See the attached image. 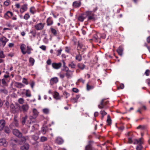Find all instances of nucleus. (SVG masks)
<instances>
[{
	"instance_id": "nucleus-1",
	"label": "nucleus",
	"mask_w": 150,
	"mask_h": 150,
	"mask_svg": "<svg viewBox=\"0 0 150 150\" xmlns=\"http://www.w3.org/2000/svg\"><path fill=\"white\" fill-rule=\"evenodd\" d=\"M20 49L22 54H25L26 53L30 54L31 53V51L33 50L30 46H26L25 44H22L20 46Z\"/></svg>"
},
{
	"instance_id": "nucleus-2",
	"label": "nucleus",
	"mask_w": 150,
	"mask_h": 150,
	"mask_svg": "<svg viewBox=\"0 0 150 150\" xmlns=\"http://www.w3.org/2000/svg\"><path fill=\"white\" fill-rule=\"evenodd\" d=\"M134 144H137L136 147V150H142L143 146L142 145L144 143V140L142 137H141L139 139H134L133 140Z\"/></svg>"
},
{
	"instance_id": "nucleus-3",
	"label": "nucleus",
	"mask_w": 150,
	"mask_h": 150,
	"mask_svg": "<svg viewBox=\"0 0 150 150\" xmlns=\"http://www.w3.org/2000/svg\"><path fill=\"white\" fill-rule=\"evenodd\" d=\"M8 39L6 37L3 36L0 38V46L4 47Z\"/></svg>"
},
{
	"instance_id": "nucleus-4",
	"label": "nucleus",
	"mask_w": 150,
	"mask_h": 150,
	"mask_svg": "<svg viewBox=\"0 0 150 150\" xmlns=\"http://www.w3.org/2000/svg\"><path fill=\"white\" fill-rule=\"evenodd\" d=\"M45 25V23H40L35 25L34 27L37 30H41L43 29Z\"/></svg>"
},
{
	"instance_id": "nucleus-5",
	"label": "nucleus",
	"mask_w": 150,
	"mask_h": 150,
	"mask_svg": "<svg viewBox=\"0 0 150 150\" xmlns=\"http://www.w3.org/2000/svg\"><path fill=\"white\" fill-rule=\"evenodd\" d=\"M28 4H27L22 5L20 9V12L22 13L26 11L28 9Z\"/></svg>"
},
{
	"instance_id": "nucleus-6",
	"label": "nucleus",
	"mask_w": 150,
	"mask_h": 150,
	"mask_svg": "<svg viewBox=\"0 0 150 150\" xmlns=\"http://www.w3.org/2000/svg\"><path fill=\"white\" fill-rule=\"evenodd\" d=\"M29 137L28 136L25 137H22L21 138V140L19 142V144L21 145L24 143L26 141L29 140Z\"/></svg>"
},
{
	"instance_id": "nucleus-7",
	"label": "nucleus",
	"mask_w": 150,
	"mask_h": 150,
	"mask_svg": "<svg viewBox=\"0 0 150 150\" xmlns=\"http://www.w3.org/2000/svg\"><path fill=\"white\" fill-rule=\"evenodd\" d=\"M86 49V47L81 43L78 42L77 47V49L78 50H81L83 51Z\"/></svg>"
},
{
	"instance_id": "nucleus-8",
	"label": "nucleus",
	"mask_w": 150,
	"mask_h": 150,
	"mask_svg": "<svg viewBox=\"0 0 150 150\" xmlns=\"http://www.w3.org/2000/svg\"><path fill=\"white\" fill-rule=\"evenodd\" d=\"M13 134L17 137H21L22 136V134L17 129H14L13 131Z\"/></svg>"
},
{
	"instance_id": "nucleus-9",
	"label": "nucleus",
	"mask_w": 150,
	"mask_h": 150,
	"mask_svg": "<svg viewBox=\"0 0 150 150\" xmlns=\"http://www.w3.org/2000/svg\"><path fill=\"white\" fill-rule=\"evenodd\" d=\"M62 65V64L61 62L57 63H53L52 64V66L53 68L55 69H59Z\"/></svg>"
},
{
	"instance_id": "nucleus-10",
	"label": "nucleus",
	"mask_w": 150,
	"mask_h": 150,
	"mask_svg": "<svg viewBox=\"0 0 150 150\" xmlns=\"http://www.w3.org/2000/svg\"><path fill=\"white\" fill-rule=\"evenodd\" d=\"M28 105L26 104L23 105L20 108V110L22 109L21 110H22L23 112H25L28 111Z\"/></svg>"
},
{
	"instance_id": "nucleus-11",
	"label": "nucleus",
	"mask_w": 150,
	"mask_h": 150,
	"mask_svg": "<svg viewBox=\"0 0 150 150\" xmlns=\"http://www.w3.org/2000/svg\"><path fill=\"white\" fill-rule=\"evenodd\" d=\"M18 121L14 117V121L10 125V126L11 128L13 127H18Z\"/></svg>"
},
{
	"instance_id": "nucleus-12",
	"label": "nucleus",
	"mask_w": 150,
	"mask_h": 150,
	"mask_svg": "<svg viewBox=\"0 0 150 150\" xmlns=\"http://www.w3.org/2000/svg\"><path fill=\"white\" fill-rule=\"evenodd\" d=\"M58 81V78L54 77L51 78L50 80V84L52 85L54 84L57 83Z\"/></svg>"
},
{
	"instance_id": "nucleus-13",
	"label": "nucleus",
	"mask_w": 150,
	"mask_h": 150,
	"mask_svg": "<svg viewBox=\"0 0 150 150\" xmlns=\"http://www.w3.org/2000/svg\"><path fill=\"white\" fill-rule=\"evenodd\" d=\"M7 145V143L6 139H0V145L6 146Z\"/></svg>"
},
{
	"instance_id": "nucleus-14",
	"label": "nucleus",
	"mask_w": 150,
	"mask_h": 150,
	"mask_svg": "<svg viewBox=\"0 0 150 150\" xmlns=\"http://www.w3.org/2000/svg\"><path fill=\"white\" fill-rule=\"evenodd\" d=\"M81 4V2L80 1H76L74 2L73 3V6L75 8L79 7L80 6Z\"/></svg>"
},
{
	"instance_id": "nucleus-15",
	"label": "nucleus",
	"mask_w": 150,
	"mask_h": 150,
	"mask_svg": "<svg viewBox=\"0 0 150 150\" xmlns=\"http://www.w3.org/2000/svg\"><path fill=\"white\" fill-rule=\"evenodd\" d=\"M5 125V122L4 120H0V130H2L4 127Z\"/></svg>"
},
{
	"instance_id": "nucleus-16",
	"label": "nucleus",
	"mask_w": 150,
	"mask_h": 150,
	"mask_svg": "<svg viewBox=\"0 0 150 150\" xmlns=\"http://www.w3.org/2000/svg\"><path fill=\"white\" fill-rule=\"evenodd\" d=\"M13 16V13H12L9 11H7L4 15L5 17L6 18L12 16Z\"/></svg>"
},
{
	"instance_id": "nucleus-17",
	"label": "nucleus",
	"mask_w": 150,
	"mask_h": 150,
	"mask_svg": "<svg viewBox=\"0 0 150 150\" xmlns=\"http://www.w3.org/2000/svg\"><path fill=\"white\" fill-rule=\"evenodd\" d=\"M111 25L110 24H109L108 25H104L103 30H104L107 31L111 30Z\"/></svg>"
},
{
	"instance_id": "nucleus-18",
	"label": "nucleus",
	"mask_w": 150,
	"mask_h": 150,
	"mask_svg": "<svg viewBox=\"0 0 150 150\" xmlns=\"http://www.w3.org/2000/svg\"><path fill=\"white\" fill-rule=\"evenodd\" d=\"M29 148V145L27 143H25L23 145L21 146L20 149L21 150H28Z\"/></svg>"
},
{
	"instance_id": "nucleus-19",
	"label": "nucleus",
	"mask_w": 150,
	"mask_h": 150,
	"mask_svg": "<svg viewBox=\"0 0 150 150\" xmlns=\"http://www.w3.org/2000/svg\"><path fill=\"white\" fill-rule=\"evenodd\" d=\"M73 71H68L66 72L65 75L68 79L71 78L73 75Z\"/></svg>"
},
{
	"instance_id": "nucleus-20",
	"label": "nucleus",
	"mask_w": 150,
	"mask_h": 150,
	"mask_svg": "<svg viewBox=\"0 0 150 150\" xmlns=\"http://www.w3.org/2000/svg\"><path fill=\"white\" fill-rule=\"evenodd\" d=\"M104 101V99H103L102 100L100 104L98 105V107L100 109H102L104 107V106L106 104V103L107 102H105V104Z\"/></svg>"
},
{
	"instance_id": "nucleus-21",
	"label": "nucleus",
	"mask_w": 150,
	"mask_h": 150,
	"mask_svg": "<svg viewBox=\"0 0 150 150\" xmlns=\"http://www.w3.org/2000/svg\"><path fill=\"white\" fill-rule=\"evenodd\" d=\"M33 115L34 117H36L38 115L39 112L35 108L33 109Z\"/></svg>"
},
{
	"instance_id": "nucleus-22",
	"label": "nucleus",
	"mask_w": 150,
	"mask_h": 150,
	"mask_svg": "<svg viewBox=\"0 0 150 150\" xmlns=\"http://www.w3.org/2000/svg\"><path fill=\"white\" fill-rule=\"evenodd\" d=\"M47 25L48 26L52 25L53 23V21L51 18L49 17L48 18L47 20Z\"/></svg>"
},
{
	"instance_id": "nucleus-23",
	"label": "nucleus",
	"mask_w": 150,
	"mask_h": 150,
	"mask_svg": "<svg viewBox=\"0 0 150 150\" xmlns=\"http://www.w3.org/2000/svg\"><path fill=\"white\" fill-rule=\"evenodd\" d=\"M123 51V49L122 47H119V48L117 50V52L118 54L122 56V52Z\"/></svg>"
},
{
	"instance_id": "nucleus-24",
	"label": "nucleus",
	"mask_w": 150,
	"mask_h": 150,
	"mask_svg": "<svg viewBox=\"0 0 150 150\" xmlns=\"http://www.w3.org/2000/svg\"><path fill=\"white\" fill-rule=\"evenodd\" d=\"M15 85L16 87L21 88L24 86L21 83L18 82H16L15 83Z\"/></svg>"
},
{
	"instance_id": "nucleus-25",
	"label": "nucleus",
	"mask_w": 150,
	"mask_h": 150,
	"mask_svg": "<svg viewBox=\"0 0 150 150\" xmlns=\"http://www.w3.org/2000/svg\"><path fill=\"white\" fill-rule=\"evenodd\" d=\"M56 142L59 144H61L63 142V140L61 138L58 137L56 139Z\"/></svg>"
},
{
	"instance_id": "nucleus-26",
	"label": "nucleus",
	"mask_w": 150,
	"mask_h": 150,
	"mask_svg": "<svg viewBox=\"0 0 150 150\" xmlns=\"http://www.w3.org/2000/svg\"><path fill=\"white\" fill-rule=\"evenodd\" d=\"M68 66L71 68L74 69L75 68L76 65L73 62H72L69 63Z\"/></svg>"
},
{
	"instance_id": "nucleus-27",
	"label": "nucleus",
	"mask_w": 150,
	"mask_h": 150,
	"mask_svg": "<svg viewBox=\"0 0 150 150\" xmlns=\"http://www.w3.org/2000/svg\"><path fill=\"white\" fill-rule=\"evenodd\" d=\"M10 110L13 113H15L16 111L14 110L15 109V106L13 104L11 103L10 105Z\"/></svg>"
},
{
	"instance_id": "nucleus-28",
	"label": "nucleus",
	"mask_w": 150,
	"mask_h": 150,
	"mask_svg": "<svg viewBox=\"0 0 150 150\" xmlns=\"http://www.w3.org/2000/svg\"><path fill=\"white\" fill-rule=\"evenodd\" d=\"M44 150H52L51 148L47 144H45L44 145Z\"/></svg>"
},
{
	"instance_id": "nucleus-29",
	"label": "nucleus",
	"mask_w": 150,
	"mask_h": 150,
	"mask_svg": "<svg viewBox=\"0 0 150 150\" xmlns=\"http://www.w3.org/2000/svg\"><path fill=\"white\" fill-rule=\"evenodd\" d=\"M107 122L108 125H110L111 124V120L110 118V117L109 115L107 116Z\"/></svg>"
},
{
	"instance_id": "nucleus-30",
	"label": "nucleus",
	"mask_w": 150,
	"mask_h": 150,
	"mask_svg": "<svg viewBox=\"0 0 150 150\" xmlns=\"http://www.w3.org/2000/svg\"><path fill=\"white\" fill-rule=\"evenodd\" d=\"M54 98L57 100L60 99V97L59 95V94L57 92H55L54 95Z\"/></svg>"
},
{
	"instance_id": "nucleus-31",
	"label": "nucleus",
	"mask_w": 150,
	"mask_h": 150,
	"mask_svg": "<svg viewBox=\"0 0 150 150\" xmlns=\"http://www.w3.org/2000/svg\"><path fill=\"white\" fill-rule=\"evenodd\" d=\"M85 18V17L83 15H82L79 17L78 19L79 21L83 22Z\"/></svg>"
},
{
	"instance_id": "nucleus-32",
	"label": "nucleus",
	"mask_w": 150,
	"mask_h": 150,
	"mask_svg": "<svg viewBox=\"0 0 150 150\" xmlns=\"http://www.w3.org/2000/svg\"><path fill=\"white\" fill-rule=\"evenodd\" d=\"M30 18V16L28 13H26L23 16V18L25 20H28Z\"/></svg>"
},
{
	"instance_id": "nucleus-33",
	"label": "nucleus",
	"mask_w": 150,
	"mask_h": 150,
	"mask_svg": "<svg viewBox=\"0 0 150 150\" xmlns=\"http://www.w3.org/2000/svg\"><path fill=\"white\" fill-rule=\"evenodd\" d=\"M137 129H139L141 130H143L146 129V127L143 125H139L137 128Z\"/></svg>"
},
{
	"instance_id": "nucleus-34",
	"label": "nucleus",
	"mask_w": 150,
	"mask_h": 150,
	"mask_svg": "<svg viewBox=\"0 0 150 150\" xmlns=\"http://www.w3.org/2000/svg\"><path fill=\"white\" fill-rule=\"evenodd\" d=\"M100 114L102 115L101 117V119H103V118L104 116L106 115L107 113L104 110H101L100 112Z\"/></svg>"
},
{
	"instance_id": "nucleus-35",
	"label": "nucleus",
	"mask_w": 150,
	"mask_h": 150,
	"mask_svg": "<svg viewBox=\"0 0 150 150\" xmlns=\"http://www.w3.org/2000/svg\"><path fill=\"white\" fill-rule=\"evenodd\" d=\"M29 62L31 66H33L35 60L33 58L30 57L29 59Z\"/></svg>"
},
{
	"instance_id": "nucleus-36",
	"label": "nucleus",
	"mask_w": 150,
	"mask_h": 150,
	"mask_svg": "<svg viewBox=\"0 0 150 150\" xmlns=\"http://www.w3.org/2000/svg\"><path fill=\"white\" fill-rule=\"evenodd\" d=\"M11 4V1L10 0H6L4 2V4L6 6H8Z\"/></svg>"
},
{
	"instance_id": "nucleus-37",
	"label": "nucleus",
	"mask_w": 150,
	"mask_h": 150,
	"mask_svg": "<svg viewBox=\"0 0 150 150\" xmlns=\"http://www.w3.org/2000/svg\"><path fill=\"white\" fill-rule=\"evenodd\" d=\"M78 66L79 68L81 69H83L85 67V65L82 63L79 64L78 65Z\"/></svg>"
},
{
	"instance_id": "nucleus-38",
	"label": "nucleus",
	"mask_w": 150,
	"mask_h": 150,
	"mask_svg": "<svg viewBox=\"0 0 150 150\" xmlns=\"http://www.w3.org/2000/svg\"><path fill=\"white\" fill-rule=\"evenodd\" d=\"M42 111L44 113L47 114L49 113V110L47 108H44L42 110Z\"/></svg>"
},
{
	"instance_id": "nucleus-39",
	"label": "nucleus",
	"mask_w": 150,
	"mask_h": 150,
	"mask_svg": "<svg viewBox=\"0 0 150 150\" xmlns=\"http://www.w3.org/2000/svg\"><path fill=\"white\" fill-rule=\"evenodd\" d=\"M47 140V138L44 136L41 137L40 139V141L42 142H45Z\"/></svg>"
},
{
	"instance_id": "nucleus-40",
	"label": "nucleus",
	"mask_w": 150,
	"mask_h": 150,
	"mask_svg": "<svg viewBox=\"0 0 150 150\" xmlns=\"http://www.w3.org/2000/svg\"><path fill=\"white\" fill-rule=\"evenodd\" d=\"M32 138L34 141L37 140L39 138V136L38 134L34 135L32 136Z\"/></svg>"
},
{
	"instance_id": "nucleus-41",
	"label": "nucleus",
	"mask_w": 150,
	"mask_h": 150,
	"mask_svg": "<svg viewBox=\"0 0 150 150\" xmlns=\"http://www.w3.org/2000/svg\"><path fill=\"white\" fill-rule=\"evenodd\" d=\"M47 127H42V130L43 134H45L47 131Z\"/></svg>"
},
{
	"instance_id": "nucleus-42",
	"label": "nucleus",
	"mask_w": 150,
	"mask_h": 150,
	"mask_svg": "<svg viewBox=\"0 0 150 150\" xmlns=\"http://www.w3.org/2000/svg\"><path fill=\"white\" fill-rule=\"evenodd\" d=\"M86 88L87 90L89 91L92 89L94 88V86H93L89 85L88 84H87L86 85Z\"/></svg>"
},
{
	"instance_id": "nucleus-43",
	"label": "nucleus",
	"mask_w": 150,
	"mask_h": 150,
	"mask_svg": "<svg viewBox=\"0 0 150 150\" xmlns=\"http://www.w3.org/2000/svg\"><path fill=\"white\" fill-rule=\"evenodd\" d=\"M86 15V16H88L91 15H93V13L92 11H88L85 12Z\"/></svg>"
},
{
	"instance_id": "nucleus-44",
	"label": "nucleus",
	"mask_w": 150,
	"mask_h": 150,
	"mask_svg": "<svg viewBox=\"0 0 150 150\" xmlns=\"http://www.w3.org/2000/svg\"><path fill=\"white\" fill-rule=\"evenodd\" d=\"M25 95L27 97H30L31 96L30 92L29 90H26V92L25 93Z\"/></svg>"
},
{
	"instance_id": "nucleus-45",
	"label": "nucleus",
	"mask_w": 150,
	"mask_h": 150,
	"mask_svg": "<svg viewBox=\"0 0 150 150\" xmlns=\"http://www.w3.org/2000/svg\"><path fill=\"white\" fill-rule=\"evenodd\" d=\"M76 59L79 61H81L82 59L81 56V55L78 54L76 56Z\"/></svg>"
},
{
	"instance_id": "nucleus-46",
	"label": "nucleus",
	"mask_w": 150,
	"mask_h": 150,
	"mask_svg": "<svg viewBox=\"0 0 150 150\" xmlns=\"http://www.w3.org/2000/svg\"><path fill=\"white\" fill-rule=\"evenodd\" d=\"M50 30L52 33L54 35H56L57 34V32L56 30L52 28H50Z\"/></svg>"
},
{
	"instance_id": "nucleus-47",
	"label": "nucleus",
	"mask_w": 150,
	"mask_h": 150,
	"mask_svg": "<svg viewBox=\"0 0 150 150\" xmlns=\"http://www.w3.org/2000/svg\"><path fill=\"white\" fill-rule=\"evenodd\" d=\"M30 11L32 14H34L35 12V8L33 7H31L30 9Z\"/></svg>"
},
{
	"instance_id": "nucleus-48",
	"label": "nucleus",
	"mask_w": 150,
	"mask_h": 150,
	"mask_svg": "<svg viewBox=\"0 0 150 150\" xmlns=\"http://www.w3.org/2000/svg\"><path fill=\"white\" fill-rule=\"evenodd\" d=\"M38 125H35L32 126V129L31 130V132H34L37 128Z\"/></svg>"
},
{
	"instance_id": "nucleus-49",
	"label": "nucleus",
	"mask_w": 150,
	"mask_h": 150,
	"mask_svg": "<svg viewBox=\"0 0 150 150\" xmlns=\"http://www.w3.org/2000/svg\"><path fill=\"white\" fill-rule=\"evenodd\" d=\"M92 148L91 145L89 144L85 147V150H92Z\"/></svg>"
},
{
	"instance_id": "nucleus-50",
	"label": "nucleus",
	"mask_w": 150,
	"mask_h": 150,
	"mask_svg": "<svg viewBox=\"0 0 150 150\" xmlns=\"http://www.w3.org/2000/svg\"><path fill=\"white\" fill-rule=\"evenodd\" d=\"M5 57V55L4 54V52L2 51H0V58H4Z\"/></svg>"
},
{
	"instance_id": "nucleus-51",
	"label": "nucleus",
	"mask_w": 150,
	"mask_h": 150,
	"mask_svg": "<svg viewBox=\"0 0 150 150\" xmlns=\"http://www.w3.org/2000/svg\"><path fill=\"white\" fill-rule=\"evenodd\" d=\"M18 102L21 104H23L24 103V100L23 98H21L18 100Z\"/></svg>"
},
{
	"instance_id": "nucleus-52",
	"label": "nucleus",
	"mask_w": 150,
	"mask_h": 150,
	"mask_svg": "<svg viewBox=\"0 0 150 150\" xmlns=\"http://www.w3.org/2000/svg\"><path fill=\"white\" fill-rule=\"evenodd\" d=\"M62 51V50L61 48H60L59 49L57 50V56H59L61 54Z\"/></svg>"
},
{
	"instance_id": "nucleus-53",
	"label": "nucleus",
	"mask_w": 150,
	"mask_h": 150,
	"mask_svg": "<svg viewBox=\"0 0 150 150\" xmlns=\"http://www.w3.org/2000/svg\"><path fill=\"white\" fill-rule=\"evenodd\" d=\"M59 75L60 78L61 79L64 78L65 76V74H64L62 73L61 72L59 74Z\"/></svg>"
},
{
	"instance_id": "nucleus-54",
	"label": "nucleus",
	"mask_w": 150,
	"mask_h": 150,
	"mask_svg": "<svg viewBox=\"0 0 150 150\" xmlns=\"http://www.w3.org/2000/svg\"><path fill=\"white\" fill-rule=\"evenodd\" d=\"M27 117H23L22 119V123L23 125H24L25 124V122L26 119Z\"/></svg>"
},
{
	"instance_id": "nucleus-55",
	"label": "nucleus",
	"mask_w": 150,
	"mask_h": 150,
	"mask_svg": "<svg viewBox=\"0 0 150 150\" xmlns=\"http://www.w3.org/2000/svg\"><path fill=\"white\" fill-rule=\"evenodd\" d=\"M17 142V141L15 139H14L13 140H11V144L13 146H14V145H16V144H15V143H16Z\"/></svg>"
},
{
	"instance_id": "nucleus-56",
	"label": "nucleus",
	"mask_w": 150,
	"mask_h": 150,
	"mask_svg": "<svg viewBox=\"0 0 150 150\" xmlns=\"http://www.w3.org/2000/svg\"><path fill=\"white\" fill-rule=\"evenodd\" d=\"M22 82L23 83L25 84L26 85H27L28 84V82L27 81V80L25 79V78H24L23 79V80H22Z\"/></svg>"
},
{
	"instance_id": "nucleus-57",
	"label": "nucleus",
	"mask_w": 150,
	"mask_h": 150,
	"mask_svg": "<svg viewBox=\"0 0 150 150\" xmlns=\"http://www.w3.org/2000/svg\"><path fill=\"white\" fill-rule=\"evenodd\" d=\"M5 132L7 133H9L11 131L8 127H6L5 130Z\"/></svg>"
},
{
	"instance_id": "nucleus-58",
	"label": "nucleus",
	"mask_w": 150,
	"mask_h": 150,
	"mask_svg": "<svg viewBox=\"0 0 150 150\" xmlns=\"http://www.w3.org/2000/svg\"><path fill=\"white\" fill-rule=\"evenodd\" d=\"M40 48L44 51H45L46 50V46L45 45H42L40 47Z\"/></svg>"
},
{
	"instance_id": "nucleus-59",
	"label": "nucleus",
	"mask_w": 150,
	"mask_h": 150,
	"mask_svg": "<svg viewBox=\"0 0 150 150\" xmlns=\"http://www.w3.org/2000/svg\"><path fill=\"white\" fill-rule=\"evenodd\" d=\"M150 71L149 69H147L145 72V74L146 76H149V75Z\"/></svg>"
},
{
	"instance_id": "nucleus-60",
	"label": "nucleus",
	"mask_w": 150,
	"mask_h": 150,
	"mask_svg": "<svg viewBox=\"0 0 150 150\" xmlns=\"http://www.w3.org/2000/svg\"><path fill=\"white\" fill-rule=\"evenodd\" d=\"M5 105L6 106V107L7 108H8L10 105H9V103L8 101H6V102Z\"/></svg>"
},
{
	"instance_id": "nucleus-61",
	"label": "nucleus",
	"mask_w": 150,
	"mask_h": 150,
	"mask_svg": "<svg viewBox=\"0 0 150 150\" xmlns=\"http://www.w3.org/2000/svg\"><path fill=\"white\" fill-rule=\"evenodd\" d=\"M146 81L148 85L150 86V79H147Z\"/></svg>"
},
{
	"instance_id": "nucleus-62",
	"label": "nucleus",
	"mask_w": 150,
	"mask_h": 150,
	"mask_svg": "<svg viewBox=\"0 0 150 150\" xmlns=\"http://www.w3.org/2000/svg\"><path fill=\"white\" fill-rule=\"evenodd\" d=\"M59 21L62 23H64L65 22V20L64 18H60L59 19Z\"/></svg>"
},
{
	"instance_id": "nucleus-63",
	"label": "nucleus",
	"mask_w": 150,
	"mask_h": 150,
	"mask_svg": "<svg viewBox=\"0 0 150 150\" xmlns=\"http://www.w3.org/2000/svg\"><path fill=\"white\" fill-rule=\"evenodd\" d=\"M124 87V85L123 84H121L120 85V86L118 87V89L120 88L123 89Z\"/></svg>"
},
{
	"instance_id": "nucleus-64",
	"label": "nucleus",
	"mask_w": 150,
	"mask_h": 150,
	"mask_svg": "<svg viewBox=\"0 0 150 150\" xmlns=\"http://www.w3.org/2000/svg\"><path fill=\"white\" fill-rule=\"evenodd\" d=\"M1 91L2 92L6 94L7 93H8L6 89H1Z\"/></svg>"
}]
</instances>
